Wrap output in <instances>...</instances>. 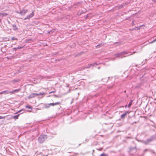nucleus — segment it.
<instances>
[{"label":"nucleus","instance_id":"nucleus-1","mask_svg":"<svg viewBox=\"0 0 156 156\" xmlns=\"http://www.w3.org/2000/svg\"><path fill=\"white\" fill-rule=\"evenodd\" d=\"M47 138V135L42 134L38 138V141L40 144L43 143Z\"/></svg>","mask_w":156,"mask_h":156},{"label":"nucleus","instance_id":"nucleus-2","mask_svg":"<svg viewBox=\"0 0 156 156\" xmlns=\"http://www.w3.org/2000/svg\"><path fill=\"white\" fill-rule=\"evenodd\" d=\"M128 52L127 51H123L121 52L120 53H118L117 54H115V55L116 57H120V58H122L123 57H126L127 56H128L132 54H131L127 55H126V54H128Z\"/></svg>","mask_w":156,"mask_h":156},{"label":"nucleus","instance_id":"nucleus-3","mask_svg":"<svg viewBox=\"0 0 156 156\" xmlns=\"http://www.w3.org/2000/svg\"><path fill=\"white\" fill-rule=\"evenodd\" d=\"M45 94L44 93H32L30 94L28 97V98L29 99H30L32 98H34L36 96H38L39 95H45Z\"/></svg>","mask_w":156,"mask_h":156},{"label":"nucleus","instance_id":"nucleus-4","mask_svg":"<svg viewBox=\"0 0 156 156\" xmlns=\"http://www.w3.org/2000/svg\"><path fill=\"white\" fill-rule=\"evenodd\" d=\"M28 10L23 9L20 12V14L22 15H25L27 12Z\"/></svg>","mask_w":156,"mask_h":156},{"label":"nucleus","instance_id":"nucleus-5","mask_svg":"<svg viewBox=\"0 0 156 156\" xmlns=\"http://www.w3.org/2000/svg\"><path fill=\"white\" fill-rule=\"evenodd\" d=\"M153 140V138H151L149 139H147L146 141H144L143 143H144L145 144H148L149 142L152 141Z\"/></svg>","mask_w":156,"mask_h":156},{"label":"nucleus","instance_id":"nucleus-6","mask_svg":"<svg viewBox=\"0 0 156 156\" xmlns=\"http://www.w3.org/2000/svg\"><path fill=\"white\" fill-rule=\"evenodd\" d=\"M34 12H32L30 15L27 16V17L25 18L24 19L26 20L27 19H29L30 18L34 16Z\"/></svg>","mask_w":156,"mask_h":156},{"label":"nucleus","instance_id":"nucleus-7","mask_svg":"<svg viewBox=\"0 0 156 156\" xmlns=\"http://www.w3.org/2000/svg\"><path fill=\"white\" fill-rule=\"evenodd\" d=\"M130 113L129 111H126L125 112V113L122 114L121 116V118L122 119H124L125 117V116L127 114H129Z\"/></svg>","mask_w":156,"mask_h":156},{"label":"nucleus","instance_id":"nucleus-8","mask_svg":"<svg viewBox=\"0 0 156 156\" xmlns=\"http://www.w3.org/2000/svg\"><path fill=\"white\" fill-rule=\"evenodd\" d=\"M21 89L19 88L18 89L14 90L12 91H10V94H14L15 92H18L20 91Z\"/></svg>","mask_w":156,"mask_h":156},{"label":"nucleus","instance_id":"nucleus-9","mask_svg":"<svg viewBox=\"0 0 156 156\" xmlns=\"http://www.w3.org/2000/svg\"><path fill=\"white\" fill-rule=\"evenodd\" d=\"M10 94V91L7 90L0 92V94Z\"/></svg>","mask_w":156,"mask_h":156},{"label":"nucleus","instance_id":"nucleus-10","mask_svg":"<svg viewBox=\"0 0 156 156\" xmlns=\"http://www.w3.org/2000/svg\"><path fill=\"white\" fill-rule=\"evenodd\" d=\"M12 26L13 27V30L14 31H16L18 30V28L16 27V25L15 24H13Z\"/></svg>","mask_w":156,"mask_h":156},{"label":"nucleus","instance_id":"nucleus-11","mask_svg":"<svg viewBox=\"0 0 156 156\" xmlns=\"http://www.w3.org/2000/svg\"><path fill=\"white\" fill-rule=\"evenodd\" d=\"M98 65V64L96 63H93L92 64H88V66L86 67V68H89L90 67V66H95V65Z\"/></svg>","mask_w":156,"mask_h":156},{"label":"nucleus","instance_id":"nucleus-12","mask_svg":"<svg viewBox=\"0 0 156 156\" xmlns=\"http://www.w3.org/2000/svg\"><path fill=\"white\" fill-rule=\"evenodd\" d=\"M50 107V105H49V104H44V107L45 108H48Z\"/></svg>","mask_w":156,"mask_h":156},{"label":"nucleus","instance_id":"nucleus-13","mask_svg":"<svg viewBox=\"0 0 156 156\" xmlns=\"http://www.w3.org/2000/svg\"><path fill=\"white\" fill-rule=\"evenodd\" d=\"M105 44H103L101 43V44H98L97 46H96V47L97 48H99L100 47L104 45Z\"/></svg>","mask_w":156,"mask_h":156},{"label":"nucleus","instance_id":"nucleus-14","mask_svg":"<svg viewBox=\"0 0 156 156\" xmlns=\"http://www.w3.org/2000/svg\"><path fill=\"white\" fill-rule=\"evenodd\" d=\"M20 114H18L16 115H15L12 117V118L14 119L15 120L18 119V117L19 116Z\"/></svg>","mask_w":156,"mask_h":156},{"label":"nucleus","instance_id":"nucleus-15","mask_svg":"<svg viewBox=\"0 0 156 156\" xmlns=\"http://www.w3.org/2000/svg\"><path fill=\"white\" fill-rule=\"evenodd\" d=\"M133 101V100H131L130 101L128 105V107L129 108L131 106V105H132Z\"/></svg>","mask_w":156,"mask_h":156},{"label":"nucleus","instance_id":"nucleus-16","mask_svg":"<svg viewBox=\"0 0 156 156\" xmlns=\"http://www.w3.org/2000/svg\"><path fill=\"white\" fill-rule=\"evenodd\" d=\"M22 48V47L21 46H19L16 48H14L13 49L15 50V51L17 49H20Z\"/></svg>","mask_w":156,"mask_h":156},{"label":"nucleus","instance_id":"nucleus-17","mask_svg":"<svg viewBox=\"0 0 156 156\" xmlns=\"http://www.w3.org/2000/svg\"><path fill=\"white\" fill-rule=\"evenodd\" d=\"M60 103L59 102H57L55 103H54V105H60Z\"/></svg>","mask_w":156,"mask_h":156},{"label":"nucleus","instance_id":"nucleus-18","mask_svg":"<svg viewBox=\"0 0 156 156\" xmlns=\"http://www.w3.org/2000/svg\"><path fill=\"white\" fill-rule=\"evenodd\" d=\"M26 108H29V109H31L32 108H31V107L30 106H26Z\"/></svg>","mask_w":156,"mask_h":156},{"label":"nucleus","instance_id":"nucleus-19","mask_svg":"<svg viewBox=\"0 0 156 156\" xmlns=\"http://www.w3.org/2000/svg\"><path fill=\"white\" fill-rule=\"evenodd\" d=\"M11 40H15L17 41L18 40V39L16 38H14L13 37H12L11 38Z\"/></svg>","mask_w":156,"mask_h":156},{"label":"nucleus","instance_id":"nucleus-20","mask_svg":"<svg viewBox=\"0 0 156 156\" xmlns=\"http://www.w3.org/2000/svg\"><path fill=\"white\" fill-rule=\"evenodd\" d=\"M1 15H2L3 16H6L7 15V14L6 13H1Z\"/></svg>","mask_w":156,"mask_h":156},{"label":"nucleus","instance_id":"nucleus-21","mask_svg":"<svg viewBox=\"0 0 156 156\" xmlns=\"http://www.w3.org/2000/svg\"><path fill=\"white\" fill-rule=\"evenodd\" d=\"M100 156H107V155L104 154H102L100 155Z\"/></svg>","mask_w":156,"mask_h":156},{"label":"nucleus","instance_id":"nucleus-22","mask_svg":"<svg viewBox=\"0 0 156 156\" xmlns=\"http://www.w3.org/2000/svg\"><path fill=\"white\" fill-rule=\"evenodd\" d=\"M22 111V110H19V111L18 112H16V113H15V114H18L20 112H21V111Z\"/></svg>","mask_w":156,"mask_h":156},{"label":"nucleus","instance_id":"nucleus-23","mask_svg":"<svg viewBox=\"0 0 156 156\" xmlns=\"http://www.w3.org/2000/svg\"><path fill=\"white\" fill-rule=\"evenodd\" d=\"M55 92V91H51V92H50L49 93V94H51V93H54Z\"/></svg>","mask_w":156,"mask_h":156},{"label":"nucleus","instance_id":"nucleus-24","mask_svg":"<svg viewBox=\"0 0 156 156\" xmlns=\"http://www.w3.org/2000/svg\"><path fill=\"white\" fill-rule=\"evenodd\" d=\"M49 105H50V106L52 105V106H54V103H51L49 104Z\"/></svg>","mask_w":156,"mask_h":156},{"label":"nucleus","instance_id":"nucleus-25","mask_svg":"<svg viewBox=\"0 0 156 156\" xmlns=\"http://www.w3.org/2000/svg\"><path fill=\"white\" fill-rule=\"evenodd\" d=\"M132 25H134V21H133L132 22Z\"/></svg>","mask_w":156,"mask_h":156},{"label":"nucleus","instance_id":"nucleus-26","mask_svg":"<svg viewBox=\"0 0 156 156\" xmlns=\"http://www.w3.org/2000/svg\"><path fill=\"white\" fill-rule=\"evenodd\" d=\"M5 118L4 117H2V116H0V119H1Z\"/></svg>","mask_w":156,"mask_h":156},{"label":"nucleus","instance_id":"nucleus-27","mask_svg":"<svg viewBox=\"0 0 156 156\" xmlns=\"http://www.w3.org/2000/svg\"><path fill=\"white\" fill-rule=\"evenodd\" d=\"M104 80H106V81H107V79H104H104H102V80H102V81H103H103H104Z\"/></svg>","mask_w":156,"mask_h":156},{"label":"nucleus","instance_id":"nucleus-28","mask_svg":"<svg viewBox=\"0 0 156 156\" xmlns=\"http://www.w3.org/2000/svg\"><path fill=\"white\" fill-rule=\"evenodd\" d=\"M154 41H153L151 42H150V43L152 44V43H154Z\"/></svg>","mask_w":156,"mask_h":156},{"label":"nucleus","instance_id":"nucleus-29","mask_svg":"<svg viewBox=\"0 0 156 156\" xmlns=\"http://www.w3.org/2000/svg\"><path fill=\"white\" fill-rule=\"evenodd\" d=\"M16 12L20 14V12L19 11H16Z\"/></svg>","mask_w":156,"mask_h":156},{"label":"nucleus","instance_id":"nucleus-30","mask_svg":"<svg viewBox=\"0 0 156 156\" xmlns=\"http://www.w3.org/2000/svg\"><path fill=\"white\" fill-rule=\"evenodd\" d=\"M6 41H9V40L8 38H6Z\"/></svg>","mask_w":156,"mask_h":156},{"label":"nucleus","instance_id":"nucleus-31","mask_svg":"<svg viewBox=\"0 0 156 156\" xmlns=\"http://www.w3.org/2000/svg\"><path fill=\"white\" fill-rule=\"evenodd\" d=\"M102 149V148H101L99 149L98 150H99V151H101V150Z\"/></svg>","mask_w":156,"mask_h":156},{"label":"nucleus","instance_id":"nucleus-32","mask_svg":"<svg viewBox=\"0 0 156 156\" xmlns=\"http://www.w3.org/2000/svg\"><path fill=\"white\" fill-rule=\"evenodd\" d=\"M156 41V38L154 40V42H155Z\"/></svg>","mask_w":156,"mask_h":156},{"label":"nucleus","instance_id":"nucleus-33","mask_svg":"<svg viewBox=\"0 0 156 156\" xmlns=\"http://www.w3.org/2000/svg\"><path fill=\"white\" fill-rule=\"evenodd\" d=\"M1 22V20L0 19V23Z\"/></svg>","mask_w":156,"mask_h":156},{"label":"nucleus","instance_id":"nucleus-34","mask_svg":"<svg viewBox=\"0 0 156 156\" xmlns=\"http://www.w3.org/2000/svg\"><path fill=\"white\" fill-rule=\"evenodd\" d=\"M127 107V105H126L125 106V108H126Z\"/></svg>","mask_w":156,"mask_h":156},{"label":"nucleus","instance_id":"nucleus-35","mask_svg":"<svg viewBox=\"0 0 156 156\" xmlns=\"http://www.w3.org/2000/svg\"><path fill=\"white\" fill-rule=\"evenodd\" d=\"M104 80V81H105H105H106L105 80Z\"/></svg>","mask_w":156,"mask_h":156},{"label":"nucleus","instance_id":"nucleus-36","mask_svg":"<svg viewBox=\"0 0 156 156\" xmlns=\"http://www.w3.org/2000/svg\"><path fill=\"white\" fill-rule=\"evenodd\" d=\"M98 69H100V67H98Z\"/></svg>","mask_w":156,"mask_h":156},{"label":"nucleus","instance_id":"nucleus-37","mask_svg":"<svg viewBox=\"0 0 156 156\" xmlns=\"http://www.w3.org/2000/svg\"><path fill=\"white\" fill-rule=\"evenodd\" d=\"M132 149H133V148H132V149H130V150H132Z\"/></svg>","mask_w":156,"mask_h":156},{"label":"nucleus","instance_id":"nucleus-38","mask_svg":"<svg viewBox=\"0 0 156 156\" xmlns=\"http://www.w3.org/2000/svg\"><path fill=\"white\" fill-rule=\"evenodd\" d=\"M6 38H7L5 37V40H6Z\"/></svg>","mask_w":156,"mask_h":156}]
</instances>
